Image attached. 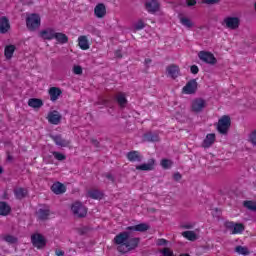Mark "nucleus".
<instances>
[{
    "instance_id": "nucleus-36",
    "label": "nucleus",
    "mask_w": 256,
    "mask_h": 256,
    "mask_svg": "<svg viewBox=\"0 0 256 256\" xmlns=\"http://www.w3.org/2000/svg\"><path fill=\"white\" fill-rule=\"evenodd\" d=\"M244 206L250 211H256V202L253 201H246L244 202Z\"/></svg>"
},
{
    "instance_id": "nucleus-4",
    "label": "nucleus",
    "mask_w": 256,
    "mask_h": 256,
    "mask_svg": "<svg viewBox=\"0 0 256 256\" xmlns=\"http://www.w3.org/2000/svg\"><path fill=\"white\" fill-rule=\"evenodd\" d=\"M198 59L208 65H215L217 63V58H215V55L209 51H200L198 53Z\"/></svg>"
},
{
    "instance_id": "nucleus-23",
    "label": "nucleus",
    "mask_w": 256,
    "mask_h": 256,
    "mask_svg": "<svg viewBox=\"0 0 256 256\" xmlns=\"http://www.w3.org/2000/svg\"><path fill=\"white\" fill-rule=\"evenodd\" d=\"M127 159L128 161L139 162L142 161L143 156H141V153L137 151H132L127 154Z\"/></svg>"
},
{
    "instance_id": "nucleus-8",
    "label": "nucleus",
    "mask_w": 256,
    "mask_h": 256,
    "mask_svg": "<svg viewBox=\"0 0 256 256\" xmlns=\"http://www.w3.org/2000/svg\"><path fill=\"white\" fill-rule=\"evenodd\" d=\"M226 227L231 231L232 235H239L245 231V226L241 223L227 222Z\"/></svg>"
},
{
    "instance_id": "nucleus-18",
    "label": "nucleus",
    "mask_w": 256,
    "mask_h": 256,
    "mask_svg": "<svg viewBox=\"0 0 256 256\" xmlns=\"http://www.w3.org/2000/svg\"><path fill=\"white\" fill-rule=\"evenodd\" d=\"M155 165V160H149L148 163L137 165L136 169L138 171H151Z\"/></svg>"
},
{
    "instance_id": "nucleus-52",
    "label": "nucleus",
    "mask_w": 256,
    "mask_h": 256,
    "mask_svg": "<svg viewBox=\"0 0 256 256\" xmlns=\"http://www.w3.org/2000/svg\"><path fill=\"white\" fill-rule=\"evenodd\" d=\"M44 161H45L46 163H50V161L47 160V156H44Z\"/></svg>"
},
{
    "instance_id": "nucleus-49",
    "label": "nucleus",
    "mask_w": 256,
    "mask_h": 256,
    "mask_svg": "<svg viewBox=\"0 0 256 256\" xmlns=\"http://www.w3.org/2000/svg\"><path fill=\"white\" fill-rule=\"evenodd\" d=\"M174 179L176 181H179V179H181V174H179V173L174 174Z\"/></svg>"
},
{
    "instance_id": "nucleus-9",
    "label": "nucleus",
    "mask_w": 256,
    "mask_h": 256,
    "mask_svg": "<svg viewBox=\"0 0 256 256\" xmlns=\"http://www.w3.org/2000/svg\"><path fill=\"white\" fill-rule=\"evenodd\" d=\"M71 209L76 217H85L87 215V208L81 202H75Z\"/></svg>"
},
{
    "instance_id": "nucleus-21",
    "label": "nucleus",
    "mask_w": 256,
    "mask_h": 256,
    "mask_svg": "<svg viewBox=\"0 0 256 256\" xmlns=\"http://www.w3.org/2000/svg\"><path fill=\"white\" fill-rule=\"evenodd\" d=\"M62 93L63 92L57 87H51L49 89V95H50V99L52 101H57V99H59V97H61Z\"/></svg>"
},
{
    "instance_id": "nucleus-28",
    "label": "nucleus",
    "mask_w": 256,
    "mask_h": 256,
    "mask_svg": "<svg viewBox=\"0 0 256 256\" xmlns=\"http://www.w3.org/2000/svg\"><path fill=\"white\" fill-rule=\"evenodd\" d=\"M11 213V206L5 202H0V215L7 216Z\"/></svg>"
},
{
    "instance_id": "nucleus-10",
    "label": "nucleus",
    "mask_w": 256,
    "mask_h": 256,
    "mask_svg": "<svg viewBox=\"0 0 256 256\" xmlns=\"http://www.w3.org/2000/svg\"><path fill=\"white\" fill-rule=\"evenodd\" d=\"M197 91V80H190L182 89L184 95H193Z\"/></svg>"
},
{
    "instance_id": "nucleus-6",
    "label": "nucleus",
    "mask_w": 256,
    "mask_h": 256,
    "mask_svg": "<svg viewBox=\"0 0 256 256\" xmlns=\"http://www.w3.org/2000/svg\"><path fill=\"white\" fill-rule=\"evenodd\" d=\"M205 107H207V101L202 98H195L191 102V111L193 113H201Z\"/></svg>"
},
{
    "instance_id": "nucleus-33",
    "label": "nucleus",
    "mask_w": 256,
    "mask_h": 256,
    "mask_svg": "<svg viewBox=\"0 0 256 256\" xmlns=\"http://www.w3.org/2000/svg\"><path fill=\"white\" fill-rule=\"evenodd\" d=\"M15 195L18 199H23V197H25V195H27V190H25L23 188H17L15 190Z\"/></svg>"
},
{
    "instance_id": "nucleus-30",
    "label": "nucleus",
    "mask_w": 256,
    "mask_h": 256,
    "mask_svg": "<svg viewBox=\"0 0 256 256\" xmlns=\"http://www.w3.org/2000/svg\"><path fill=\"white\" fill-rule=\"evenodd\" d=\"M225 23L227 27L230 29H236V27H239V19L238 18H227L225 20Z\"/></svg>"
},
{
    "instance_id": "nucleus-13",
    "label": "nucleus",
    "mask_w": 256,
    "mask_h": 256,
    "mask_svg": "<svg viewBox=\"0 0 256 256\" xmlns=\"http://www.w3.org/2000/svg\"><path fill=\"white\" fill-rule=\"evenodd\" d=\"M78 47L82 49V51H87L90 49L91 44L89 43V38L87 36L82 35L78 37Z\"/></svg>"
},
{
    "instance_id": "nucleus-53",
    "label": "nucleus",
    "mask_w": 256,
    "mask_h": 256,
    "mask_svg": "<svg viewBox=\"0 0 256 256\" xmlns=\"http://www.w3.org/2000/svg\"><path fill=\"white\" fill-rule=\"evenodd\" d=\"M1 173H3V168H1V166H0V175H1Z\"/></svg>"
},
{
    "instance_id": "nucleus-39",
    "label": "nucleus",
    "mask_w": 256,
    "mask_h": 256,
    "mask_svg": "<svg viewBox=\"0 0 256 256\" xmlns=\"http://www.w3.org/2000/svg\"><path fill=\"white\" fill-rule=\"evenodd\" d=\"M171 165H173V162H171V160L163 159V160L161 161V166H162L164 169H169V167H171Z\"/></svg>"
},
{
    "instance_id": "nucleus-48",
    "label": "nucleus",
    "mask_w": 256,
    "mask_h": 256,
    "mask_svg": "<svg viewBox=\"0 0 256 256\" xmlns=\"http://www.w3.org/2000/svg\"><path fill=\"white\" fill-rule=\"evenodd\" d=\"M56 255L57 256H64L65 255V252H63L62 250H56Z\"/></svg>"
},
{
    "instance_id": "nucleus-27",
    "label": "nucleus",
    "mask_w": 256,
    "mask_h": 256,
    "mask_svg": "<svg viewBox=\"0 0 256 256\" xmlns=\"http://www.w3.org/2000/svg\"><path fill=\"white\" fill-rule=\"evenodd\" d=\"M115 99L120 107H125V105H127V98L125 96V93L119 92L118 94H116Z\"/></svg>"
},
{
    "instance_id": "nucleus-44",
    "label": "nucleus",
    "mask_w": 256,
    "mask_h": 256,
    "mask_svg": "<svg viewBox=\"0 0 256 256\" xmlns=\"http://www.w3.org/2000/svg\"><path fill=\"white\" fill-rule=\"evenodd\" d=\"M156 245H158V246H165V245H167V240H165V239H158L157 241H156Z\"/></svg>"
},
{
    "instance_id": "nucleus-11",
    "label": "nucleus",
    "mask_w": 256,
    "mask_h": 256,
    "mask_svg": "<svg viewBox=\"0 0 256 256\" xmlns=\"http://www.w3.org/2000/svg\"><path fill=\"white\" fill-rule=\"evenodd\" d=\"M94 15L97 19H103L107 15V6L103 3H99L94 7Z\"/></svg>"
},
{
    "instance_id": "nucleus-46",
    "label": "nucleus",
    "mask_w": 256,
    "mask_h": 256,
    "mask_svg": "<svg viewBox=\"0 0 256 256\" xmlns=\"http://www.w3.org/2000/svg\"><path fill=\"white\" fill-rule=\"evenodd\" d=\"M188 7H193V5L197 4V1L195 0H187L186 1Z\"/></svg>"
},
{
    "instance_id": "nucleus-1",
    "label": "nucleus",
    "mask_w": 256,
    "mask_h": 256,
    "mask_svg": "<svg viewBox=\"0 0 256 256\" xmlns=\"http://www.w3.org/2000/svg\"><path fill=\"white\" fill-rule=\"evenodd\" d=\"M114 243L119 253H129L139 245V239L131 238L127 232H122L115 236Z\"/></svg>"
},
{
    "instance_id": "nucleus-35",
    "label": "nucleus",
    "mask_w": 256,
    "mask_h": 256,
    "mask_svg": "<svg viewBox=\"0 0 256 256\" xmlns=\"http://www.w3.org/2000/svg\"><path fill=\"white\" fill-rule=\"evenodd\" d=\"M236 253H239V255H249V249H247V247L238 246L236 247Z\"/></svg>"
},
{
    "instance_id": "nucleus-50",
    "label": "nucleus",
    "mask_w": 256,
    "mask_h": 256,
    "mask_svg": "<svg viewBox=\"0 0 256 256\" xmlns=\"http://www.w3.org/2000/svg\"><path fill=\"white\" fill-rule=\"evenodd\" d=\"M145 65H147V67H149V65H151V59H149V58L145 59Z\"/></svg>"
},
{
    "instance_id": "nucleus-5",
    "label": "nucleus",
    "mask_w": 256,
    "mask_h": 256,
    "mask_svg": "<svg viewBox=\"0 0 256 256\" xmlns=\"http://www.w3.org/2000/svg\"><path fill=\"white\" fill-rule=\"evenodd\" d=\"M26 25L31 31H33V29H37L41 25V17L38 14L28 15L26 18Z\"/></svg>"
},
{
    "instance_id": "nucleus-40",
    "label": "nucleus",
    "mask_w": 256,
    "mask_h": 256,
    "mask_svg": "<svg viewBox=\"0 0 256 256\" xmlns=\"http://www.w3.org/2000/svg\"><path fill=\"white\" fill-rule=\"evenodd\" d=\"M38 215L40 219H47L49 217V210H39Z\"/></svg>"
},
{
    "instance_id": "nucleus-41",
    "label": "nucleus",
    "mask_w": 256,
    "mask_h": 256,
    "mask_svg": "<svg viewBox=\"0 0 256 256\" xmlns=\"http://www.w3.org/2000/svg\"><path fill=\"white\" fill-rule=\"evenodd\" d=\"M52 155L53 157H55V159H57V161H64L65 159V156L63 153L53 152Z\"/></svg>"
},
{
    "instance_id": "nucleus-16",
    "label": "nucleus",
    "mask_w": 256,
    "mask_h": 256,
    "mask_svg": "<svg viewBox=\"0 0 256 256\" xmlns=\"http://www.w3.org/2000/svg\"><path fill=\"white\" fill-rule=\"evenodd\" d=\"M167 75L172 79H177L179 77V66L170 65L166 68Z\"/></svg>"
},
{
    "instance_id": "nucleus-7",
    "label": "nucleus",
    "mask_w": 256,
    "mask_h": 256,
    "mask_svg": "<svg viewBox=\"0 0 256 256\" xmlns=\"http://www.w3.org/2000/svg\"><path fill=\"white\" fill-rule=\"evenodd\" d=\"M31 241L34 247L37 249H43L45 245L47 244V241L45 240V237L43 235L36 233L31 236Z\"/></svg>"
},
{
    "instance_id": "nucleus-12",
    "label": "nucleus",
    "mask_w": 256,
    "mask_h": 256,
    "mask_svg": "<svg viewBox=\"0 0 256 256\" xmlns=\"http://www.w3.org/2000/svg\"><path fill=\"white\" fill-rule=\"evenodd\" d=\"M47 119L52 125H59L61 123V114L54 110L49 112Z\"/></svg>"
},
{
    "instance_id": "nucleus-20",
    "label": "nucleus",
    "mask_w": 256,
    "mask_h": 256,
    "mask_svg": "<svg viewBox=\"0 0 256 256\" xmlns=\"http://www.w3.org/2000/svg\"><path fill=\"white\" fill-rule=\"evenodd\" d=\"M15 49L16 47L13 44L6 45L4 48V57L6 59H13V54L15 53Z\"/></svg>"
},
{
    "instance_id": "nucleus-19",
    "label": "nucleus",
    "mask_w": 256,
    "mask_h": 256,
    "mask_svg": "<svg viewBox=\"0 0 256 256\" xmlns=\"http://www.w3.org/2000/svg\"><path fill=\"white\" fill-rule=\"evenodd\" d=\"M11 29L9 20L6 17L0 18V33H7Z\"/></svg>"
},
{
    "instance_id": "nucleus-29",
    "label": "nucleus",
    "mask_w": 256,
    "mask_h": 256,
    "mask_svg": "<svg viewBox=\"0 0 256 256\" xmlns=\"http://www.w3.org/2000/svg\"><path fill=\"white\" fill-rule=\"evenodd\" d=\"M53 140H54V143L58 145V147H69V141L62 139L61 136H54Z\"/></svg>"
},
{
    "instance_id": "nucleus-31",
    "label": "nucleus",
    "mask_w": 256,
    "mask_h": 256,
    "mask_svg": "<svg viewBox=\"0 0 256 256\" xmlns=\"http://www.w3.org/2000/svg\"><path fill=\"white\" fill-rule=\"evenodd\" d=\"M182 236L188 239V241H196L197 239V234L193 231H185L182 233Z\"/></svg>"
},
{
    "instance_id": "nucleus-22",
    "label": "nucleus",
    "mask_w": 256,
    "mask_h": 256,
    "mask_svg": "<svg viewBox=\"0 0 256 256\" xmlns=\"http://www.w3.org/2000/svg\"><path fill=\"white\" fill-rule=\"evenodd\" d=\"M149 229V224L147 223H141V224H137L135 226H130L127 228V231H139V232H143V231H148Z\"/></svg>"
},
{
    "instance_id": "nucleus-2",
    "label": "nucleus",
    "mask_w": 256,
    "mask_h": 256,
    "mask_svg": "<svg viewBox=\"0 0 256 256\" xmlns=\"http://www.w3.org/2000/svg\"><path fill=\"white\" fill-rule=\"evenodd\" d=\"M144 7L147 13H150L151 15H163L161 2H159V0H145Z\"/></svg>"
},
{
    "instance_id": "nucleus-24",
    "label": "nucleus",
    "mask_w": 256,
    "mask_h": 256,
    "mask_svg": "<svg viewBox=\"0 0 256 256\" xmlns=\"http://www.w3.org/2000/svg\"><path fill=\"white\" fill-rule=\"evenodd\" d=\"M54 39H56L57 43L60 45H65L69 41V37L61 32H55Z\"/></svg>"
},
{
    "instance_id": "nucleus-37",
    "label": "nucleus",
    "mask_w": 256,
    "mask_h": 256,
    "mask_svg": "<svg viewBox=\"0 0 256 256\" xmlns=\"http://www.w3.org/2000/svg\"><path fill=\"white\" fill-rule=\"evenodd\" d=\"M72 72L74 73V75H83V67L79 65H74L72 67Z\"/></svg>"
},
{
    "instance_id": "nucleus-47",
    "label": "nucleus",
    "mask_w": 256,
    "mask_h": 256,
    "mask_svg": "<svg viewBox=\"0 0 256 256\" xmlns=\"http://www.w3.org/2000/svg\"><path fill=\"white\" fill-rule=\"evenodd\" d=\"M182 227H183L184 229H193V224H191V223H189V224H184V225H182Z\"/></svg>"
},
{
    "instance_id": "nucleus-45",
    "label": "nucleus",
    "mask_w": 256,
    "mask_h": 256,
    "mask_svg": "<svg viewBox=\"0 0 256 256\" xmlns=\"http://www.w3.org/2000/svg\"><path fill=\"white\" fill-rule=\"evenodd\" d=\"M221 0H204L202 3H205L206 5H214V3H219Z\"/></svg>"
},
{
    "instance_id": "nucleus-51",
    "label": "nucleus",
    "mask_w": 256,
    "mask_h": 256,
    "mask_svg": "<svg viewBox=\"0 0 256 256\" xmlns=\"http://www.w3.org/2000/svg\"><path fill=\"white\" fill-rule=\"evenodd\" d=\"M150 140L151 141H158V138L157 137H151Z\"/></svg>"
},
{
    "instance_id": "nucleus-54",
    "label": "nucleus",
    "mask_w": 256,
    "mask_h": 256,
    "mask_svg": "<svg viewBox=\"0 0 256 256\" xmlns=\"http://www.w3.org/2000/svg\"><path fill=\"white\" fill-rule=\"evenodd\" d=\"M180 256H190L189 254H181Z\"/></svg>"
},
{
    "instance_id": "nucleus-15",
    "label": "nucleus",
    "mask_w": 256,
    "mask_h": 256,
    "mask_svg": "<svg viewBox=\"0 0 256 256\" xmlns=\"http://www.w3.org/2000/svg\"><path fill=\"white\" fill-rule=\"evenodd\" d=\"M55 30L53 28H46L45 30H42L40 32V37L42 39H47L48 41H51V39H55Z\"/></svg>"
},
{
    "instance_id": "nucleus-25",
    "label": "nucleus",
    "mask_w": 256,
    "mask_h": 256,
    "mask_svg": "<svg viewBox=\"0 0 256 256\" xmlns=\"http://www.w3.org/2000/svg\"><path fill=\"white\" fill-rule=\"evenodd\" d=\"M29 107H32V109H40V107H43V100L38 98H31L28 101Z\"/></svg>"
},
{
    "instance_id": "nucleus-42",
    "label": "nucleus",
    "mask_w": 256,
    "mask_h": 256,
    "mask_svg": "<svg viewBox=\"0 0 256 256\" xmlns=\"http://www.w3.org/2000/svg\"><path fill=\"white\" fill-rule=\"evenodd\" d=\"M181 23L184 27H191V20L187 18H181Z\"/></svg>"
},
{
    "instance_id": "nucleus-14",
    "label": "nucleus",
    "mask_w": 256,
    "mask_h": 256,
    "mask_svg": "<svg viewBox=\"0 0 256 256\" xmlns=\"http://www.w3.org/2000/svg\"><path fill=\"white\" fill-rule=\"evenodd\" d=\"M51 190L55 195H61L67 191V187H65L61 182H55L52 185Z\"/></svg>"
},
{
    "instance_id": "nucleus-32",
    "label": "nucleus",
    "mask_w": 256,
    "mask_h": 256,
    "mask_svg": "<svg viewBox=\"0 0 256 256\" xmlns=\"http://www.w3.org/2000/svg\"><path fill=\"white\" fill-rule=\"evenodd\" d=\"M88 197H91V199H102L103 193H101L99 190H91L88 192Z\"/></svg>"
},
{
    "instance_id": "nucleus-34",
    "label": "nucleus",
    "mask_w": 256,
    "mask_h": 256,
    "mask_svg": "<svg viewBox=\"0 0 256 256\" xmlns=\"http://www.w3.org/2000/svg\"><path fill=\"white\" fill-rule=\"evenodd\" d=\"M3 240L10 244L17 243V239L13 235H4Z\"/></svg>"
},
{
    "instance_id": "nucleus-17",
    "label": "nucleus",
    "mask_w": 256,
    "mask_h": 256,
    "mask_svg": "<svg viewBox=\"0 0 256 256\" xmlns=\"http://www.w3.org/2000/svg\"><path fill=\"white\" fill-rule=\"evenodd\" d=\"M215 134L214 133H210L208 135H206L203 143H202V147H204L205 149L211 147V145H213V143H215Z\"/></svg>"
},
{
    "instance_id": "nucleus-3",
    "label": "nucleus",
    "mask_w": 256,
    "mask_h": 256,
    "mask_svg": "<svg viewBox=\"0 0 256 256\" xmlns=\"http://www.w3.org/2000/svg\"><path fill=\"white\" fill-rule=\"evenodd\" d=\"M229 129H231V116H221L217 123V131L220 132L221 135H227Z\"/></svg>"
},
{
    "instance_id": "nucleus-38",
    "label": "nucleus",
    "mask_w": 256,
    "mask_h": 256,
    "mask_svg": "<svg viewBox=\"0 0 256 256\" xmlns=\"http://www.w3.org/2000/svg\"><path fill=\"white\" fill-rule=\"evenodd\" d=\"M160 254H161V256H175V254H173V250H171V248H164V249L160 250Z\"/></svg>"
},
{
    "instance_id": "nucleus-26",
    "label": "nucleus",
    "mask_w": 256,
    "mask_h": 256,
    "mask_svg": "<svg viewBox=\"0 0 256 256\" xmlns=\"http://www.w3.org/2000/svg\"><path fill=\"white\" fill-rule=\"evenodd\" d=\"M145 20L143 19H138L136 22L133 23L131 26L132 31H141L142 29H145Z\"/></svg>"
},
{
    "instance_id": "nucleus-43",
    "label": "nucleus",
    "mask_w": 256,
    "mask_h": 256,
    "mask_svg": "<svg viewBox=\"0 0 256 256\" xmlns=\"http://www.w3.org/2000/svg\"><path fill=\"white\" fill-rule=\"evenodd\" d=\"M190 71L193 75H197V73H199V67L197 65H192Z\"/></svg>"
}]
</instances>
